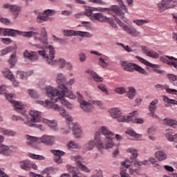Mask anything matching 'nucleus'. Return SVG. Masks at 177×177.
<instances>
[{
    "label": "nucleus",
    "instance_id": "obj_37",
    "mask_svg": "<svg viewBox=\"0 0 177 177\" xmlns=\"http://www.w3.org/2000/svg\"><path fill=\"white\" fill-rule=\"evenodd\" d=\"M77 35L82 37L83 38H92V37H93V35L88 32H84L81 30H77Z\"/></svg>",
    "mask_w": 177,
    "mask_h": 177
},
{
    "label": "nucleus",
    "instance_id": "obj_16",
    "mask_svg": "<svg viewBox=\"0 0 177 177\" xmlns=\"http://www.w3.org/2000/svg\"><path fill=\"white\" fill-rule=\"evenodd\" d=\"M141 50L148 57H151L152 59H158L160 57V54L152 50H149V48L146 46H142Z\"/></svg>",
    "mask_w": 177,
    "mask_h": 177
},
{
    "label": "nucleus",
    "instance_id": "obj_54",
    "mask_svg": "<svg viewBox=\"0 0 177 177\" xmlns=\"http://www.w3.org/2000/svg\"><path fill=\"white\" fill-rule=\"evenodd\" d=\"M115 92H116V93H118L119 95H124V93L127 92V89H125V88L124 87H119L115 89Z\"/></svg>",
    "mask_w": 177,
    "mask_h": 177
},
{
    "label": "nucleus",
    "instance_id": "obj_28",
    "mask_svg": "<svg viewBox=\"0 0 177 177\" xmlns=\"http://www.w3.org/2000/svg\"><path fill=\"white\" fill-rule=\"evenodd\" d=\"M122 170L120 171L121 177H131V176H129V174H128L126 171L127 169H128V168H129V167H131V165H129V163H128V161L122 162Z\"/></svg>",
    "mask_w": 177,
    "mask_h": 177
},
{
    "label": "nucleus",
    "instance_id": "obj_34",
    "mask_svg": "<svg viewBox=\"0 0 177 177\" xmlns=\"http://www.w3.org/2000/svg\"><path fill=\"white\" fill-rule=\"evenodd\" d=\"M0 133H3V135H8V136H16V131L2 128H0Z\"/></svg>",
    "mask_w": 177,
    "mask_h": 177
},
{
    "label": "nucleus",
    "instance_id": "obj_64",
    "mask_svg": "<svg viewBox=\"0 0 177 177\" xmlns=\"http://www.w3.org/2000/svg\"><path fill=\"white\" fill-rule=\"evenodd\" d=\"M79 59L81 62H85L86 60V55L84 53H80L79 54Z\"/></svg>",
    "mask_w": 177,
    "mask_h": 177
},
{
    "label": "nucleus",
    "instance_id": "obj_6",
    "mask_svg": "<svg viewBox=\"0 0 177 177\" xmlns=\"http://www.w3.org/2000/svg\"><path fill=\"white\" fill-rule=\"evenodd\" d=\"M17 35L26 37V38H31L35 37V35H39V32L34 31L21 32L15 29H4L0 28V36L16 37Z\"/></svg>",
    "mask_w": 177,
    "mask_h": 177
},
{
    "label": "nucleus",
    "instance_id": "obj_51",
    "mask_svg": "<svg viewBox=\"0 0 177 177\" xmlns=\"http://www.w3.org/2000/svg\"><path fill=\"white\" fill-rule=\"evenodd\" d=\"M12 50H15V48L12 46L7 47L6 48H4L1 50V56H3L5 55H8L10 52H12Z\"/></svg>",
    "mask_w": 177,
    "mask_h": 177
},
{
    "label": "nucleus",
    "instance_id": "obj_3",
    "mask_svg": "<svg viewBox=\"0 0 177 177\" xmlns=\"http://www.w3.org/2000/svg\"><path fill=\"white\" fill-rule=\"evenodd\" d=\"M114 133L111 132L106 126H102L100 131L95 134V140L97 142L98 149H111L114 147L113 142V136Z\"/></svg>",
    "mask_w": 177,
    "mask_h": 177
},
{
    "label": "nucleus",
    "instance_id": "obj_9",
    "mask_svg": "<svg viewBox=\"0 0 177 177\" xmlns=\"http://www.w3.org/2000/svg\"><path fill=\"white\" fill-rule=\"evenodd\" d=\"M114 20L120 27H122L124 31L127 32L129 35H131L132 37H139V35H140V32H139L136 28L125 25L117 17H115Z\"/></svg>",
    "mask_w": 177,
    "mask_h": 177
},
{
    "label": "nucleus",
    "instance_id": "obj_47",
    "mask_svg": "<svg viewBox=\"0 0 177 177\" xmlns=\"http://www.w3.org/2000/svg\"><path fill=\"white\" fill-rule=\"evenodd\" d=\"M162 99L164 102L168 103V104H177V101L176 100L170 99L169 97L162 95Z\"/></svg>",
    "mask_w": 177,
    "mask_h": 177
},
{
    "label": "nucleus",
    "instance_id": "obj_26",
    "mask_svg": "<svg viewBox=\"0 0 177 177\" xmlns=\"http://www.w3.org/2000/svg\"><path fill=\"white\" fill-rule=\"evenodd\" d=\"M155 157L158 161H164L168 158V156L162 150H159L155 152Z\"/></svg>",
    "mask_w": 177,
    "mask_h": 177
},
{
    "label": "nucleus",
    "instance_id": "obj_39",
    "mask_svg": "<svg viewBox=\"0 0 177 177\" xmlns=\"http://www.w3.org/2000/svg\"><path fill=\"white\" fill-rule=\"evenodd\" d=\"M49 19V17L42 15L41 12H39V15L37 16V23H44V21H48V19Z\"/></svg>",
    "mask_w": 177,
    "mask_h": 177
},
{
    "label": "nucleus",
    "instance_id": "obj_62",
    "mask_svg": "<svg viewBox=\"0 0 177 177\" xmlns=\"http://www.w3.org/2000/svg\"><path fill=\"white\" fill-rule=\"evenodd\" d=\"M1 42L5 45H10V44H12V39H10L9 37L3 38L1 39Z\"/></svg>",
    "mask_w": 177,
    "mask_h": 177
},
{
    "label": "nucleus",
    "instance_id": "obj_10",
    "mask_svg": "<svg viewBox=\"0 0 177 177\" xmlns=\"http://www.w3.org/2000/svg\"><path fill=\"white\" fill-rule=\"evenodd\" d=\"M138 111H134L130 113L128 116H122L118 119V122H133V124H143L145 121L142 118H136L133 115L136 114Z\"/></svg>",
    "mask_w": 177,
    "mask_h": 177
},
{
    "label": "nucleus",
    "instance_id": "obj_44",
    "mask_svg": "<svg viewBox=\"0 0 177 177\" xmlns=\"http://www.w3.org/2000/svg\"><path fill=\"white\" fill-rule=\"evenodd\" d=\"M64 35L65 37H75L77 35V30H64Z\"/></svg>",
    "mask_w": 177,
    "mask_h": 177
},
{
    "label": "nucleus",
    "instance_id": "obj_29",
    "mask_svg": "<svg viewBox=\"0 0 177 177\" xmlns=\"http://www.w3.org/2000/svg\"><path fill=\"white\" fill-rule=\"evenodd\" d=\"M96 145L97 147H99V145H97L96 140H89L86 144L84 145L83 149L86 151H88L89 150H93V147H95Z\"/></svg>",
    "mask_w": 177,
    "mask_h": 177
},
{
    "label": "nucleus",
    "instance_id": "obj_5",
    "mask_svg": "<svg viewBox=\"0 0 177 177\" xmlns=\"http://www.w3.org/2000/svg\"><path fill=\"white\" fill-rule=\"evenodd\" d=\"M37 103L39 104H41V106H44V107H46L47 109H53V110H59L60 115L65 118L66 121H68V122H71L73 121V118L68 115V113L66 111V109L63 108H59V105L53 103L52 101H49L48 100H46L45 102L42 100L37 101Z\"/></svg>",
    "mask_w": 177,
    "mask_h": 177
},
{
    "label": "nucleus",
    "instance_id": "obj_57",
    "mask_svg": "<svg viewBox=\"0 0 177 177\" xmlns=\"http://www.w3.org/2000/svg\"><path fill=\"white\" fill-rule=\"evenodd\" d=\"M97 88H100L102 92H104V93L109 95V91H107V88H106V86H104V84H99L97 86Z\"/></svg>",
    "mask_w": 177,
    "mask_h": 177
},
{
    "label": "nucleus",
    "instance_id": "obj_36",
    "mask_svg": "<svg viewBox=\"0 0 177 177\" xmlns=\"http://www.w3.org/2000/svg\"><path fill=\"white\" fill-rule=\"evenodd\" d=\"M167 78H169L170 83L174 86H177V75L174 74L167 75Z\"/></svg>",
    "mask_w": 177,
    "mask_h": 177
},
{
    "label": "nucleus",
    "instance_id": "obj_12",
    "mask_svg": "<svg viewBox=\"0 0 177 177\" xmlns=\"http://www.w3.org/2000/svg\"><path fill=\"white\" fill-rule=\"evenodd\" d=\"M176 0H162L158 4V9L160 12H164L167 9H172L176 6Z\"/></svg>",
    "mask_w": 177,
    "mask_h": 177
},
{
    "label": "nucleus",
    "instance_id": "obj_21",
    "mask_svg": "<svg viewBox=\"0 0 177 177\" xmlns=\"http://www.w3.org/2000/svg\"><path fill=\"white\" fill-rule=\"evenodd\" d=\"M76 160V164H77V167L78 169H80V171H82L83 172H86L89 173L91 172V170L88 167L85 166L84 165L82 164V162H81V156H77L75 157Z\"/></svg>",
    "mask_w": 177,
    "mask_h": 177
},
{
    "label": "nucleus",
    "instance_id": "obj_1",
    "mask_svg": "<svg viewBox=\"0 0 177 177\" xmlns=\"http://www.w3.org/2000/svg\"><path fill=\"white\" fill-rule=\"evenodd\" d=\"M66 82H67L66 76L62 73L58 74L57 83L59 84L58 88L59 91L55 89L53 87L48 86L46 88V95L48 97H51V100H55L54 102H60V103L67 109H73V104L66 100L64 97L66 96V97L74 100L75 95L66 86V84H64Z\"/></svg>",
    "mask_w": 177,
    "mask_h": 177
},
{
    "label": "nucleus",
    "instance_id": "obj_50",
    "mask_svg": "<svg viewBox=\"0 0 177 177\" xmlns=\"http://www.w3.org/2000/svg\"><path fill=\"white\" fill-rule=\"evenodd\" d=\"M127 135H130V136H133V138H140V134L136 133L133 129H128L126 131Z\"/></svg>",
    "mask_w": 177,
    "mask_h": 177
},
{
    "label": "nucleus",
    "instance_id": "obj_4",
    "mask_svg": "<svg viewBox=\"0 0 177 177\" xmlns=\"http://www.w3.org/2000/svg\"><path fill=\"white\" fill-rule=\"evenodd\" d=\"M93 12H108L109 15H111V12H114L117 16H119L124 23H128V19L125 17V12L121 10V8L117 5L111 6L110 8H95V7H86L85 9L84 15L88 17H91Z\"/></svg>",
    "mask_w": 177,
    "mask_h": 177
},
{
    "label": "nucleus",
    "instance_id": "obj_41",
    "mask_svg": "<svg viewBox=\"0 0 177 177\" xmlns=\"http://www.w3.org/2000/svg\"><path fill=\"white\" fill-rule=\"evenodd\" d=\"M133 23H135L137 26H143V24H147L150 23V21L147 19H134L133 21Z\"/></svg>",
    "mask_w": 177,
    "mask_h": 177
},
{
    "label": "nucleus",
    "instance_id": "obj_23",
    "mask_svg": "<svg viewBox=\"0 0 177 177\" xmlns=\"http://www.w3.org/2000/svg\"><path fill=\"white\" fill-rule=\"evenodd\" d=\"M86 73L93 78L95 82H103V77H100L99 75L95 73V71L88 69L86 71Z\"/></svg>",
    "mask_w": 177,
    "mask_h": 177
},
{
    "label": "nucleus",
    "instance_id": "obj_7",
    "mask_svg": "<svg viewBox=\"0 0 177 177\" xmlns=\"http://www.w3.org/2000/svg\"><path fill=\"white\" fill-rule=\"evenodd\" d=\"M120 64L124 71H129V73L138 71V73H140V74H143L144 75H147V71L137 64H133L126 61H120Z\"/></svg>",
    "mask_w": 177,
    "mask_h": 177
},
{
    "label": "nucleus",
    "instance_id": "obj_45",
    "mask_svg": "<svg viewBox=\"0 0 177 177\" xmlns=\"http://www.w3.org/2000/svg\"><path fill=\"white\" fill-rule=\"evenodd\" d=\"M127 153H131V160H135L136 158H137L138 156H139L138 154V151L136 149H132L131 148H129L127 149Z\"/></svg>",
    "mask_w": 177,
    "mask_h": 177
},
{
    "label": "nucleus",
    "instance_id": "obj_18",
    "mask_svg": "<svg viewBox=\"0 0 177 177\" xmlns=\"http://www.w3.org/2000/svg\"><path fill=\"white\" fill-rule=\"evenodd\" d=\"M24 56L26 59H28L30 62H37L38 60L39 56L35 51L29 52L28 50H26L24 52Z\"/></svg>",
    "mask_w": 177,
    "mask_h": 177
},
{
    "label": "nucleus",
    "instance_id": "obj_59",
    "mask_svg": "<svg viewBox=\"0 0 177 177\" xmlns=\"http://www.w3.org/2000/svg\"><path fill=\"white\" fill-rule=\"evenodd\" d=\"M99 64L101 66V67L106 68L107 66H109V64L104 61L102 58H99Z\"/></svg>",
    "mask_w": 177,
    "mask_h": 177
},
{
    "label": "nucleus",
    "instance_id": "obj_46",
    "mask_svg": "<svg viewBox=\"0 0 177 177\" xmlns=\"http://www.w3.org/2000/svg\"><path fill=\"white\" fill-rule=\"evenodd\" d=\"M41 32L44 37V40H42V39H40V41L41 42H43V44H46L48 32H46V29L45 28V27L41 28Z\"/></svg>",
    "mask_w": 177,
    "mask_h": 177
},
{
    "label": "nucleus",
    "instance_id": "obj_24",
    "mask_svg": "<svg viewBox=\"0 0 177 177\" xmlns=\"http://www.w3.org/2000/svg\"><path fill=\"white\" fill-rule=\"evenodd\" d=\"M3 140H5L3 136H0V154L8 156L9 154V147L1 144Z\"/></svg>",
    "mask_w": 177,
    "mask_h": 177
},
{
    "label": "nucleus",
    "instance_id": "obj_53",
    "mask_svg": "<svg viewBox=\"0 0 177 177\" xmlns=\"http://www.w3.org/2000/svg\"><path fill=\"white\" fill-rule=\"evenodd\" d=\"M67 147H68V149H78L79 145H78V144H77L73 141H71L70 142L68 143Z\"/></svg>",
    "mask_w": 177,
    "mask_h": 177
},
{
    "label": "nucleus",
    "instance_id": "obj_43",
    "mask_svg": "<svg viewBox=\"0 0 177 177\" xmlns=\"http://www.w3.org/2000/svg\"><path fill=\"white\" fill-rule=\"evenodd\" d=\"M16 62H17V59H16V53H13L10 55V57L8 60V63H10L11 66L10 68H12V67L16 64Z\"/></svg>",
    "mask_w": 177,
    "mask_h": 177
},
{
    "label": "nucleus",
    "instance_id": "obj_38",
    "mask_svg": "<svg viewBox=\"0 0 177 177\" xmlns=\"http://www.w3.org/2000/svg\"><path fill=\"white\" fill-rule=\"evenodd\" d=\"M47 124L53 131H57V123L55 120H48Z\"/></svg>",
    "mask_w": 177,
    "mask_h": 177
},
{
    "label": "nucleus",
    "instance_id": "obj_52",
    "mask_svg": "<svg viewBox=\"0 0 177 177\" xmlns=\"http://www.w3.org/2000/svg\"><path fill=\"white\" fill-rule=\"evenodd\" d=\"M117 2H118L121 9H122V10H124L126 13H128V8H127V6H125V4H124V1H122V0H116Z\"/></svg>",
    "mask_w": 177,
    "mask_h": 177
},
{
    "label": "nucleus",
    "instance_id": "obj_27",
    "mask_svg": "<svg viewBox=\"0 0 177 177\" xmlns=\"http://www.w3.org/2000/svg\"><path fill=\"white\" fill-rule=\"evenodd\" d=\"M26 144L28 146H32L34 143H39V138L38 137H35V136H26Z\"/></svg>",
    "mask_w": 177,
    "mask_h": 177
},
{
    "label": "nucleus",
    "instance_id": "obj_63",
    "mask_svg": "<svg viewBox=\"0 0 177 177\" xmlns=\"http://www.w3.org/2000/svg\"><path fill=\"white\" fill-rule=\"evenodd\" d=\"M66 169L71 174H74L75 172V167H73L70 165H66Z\"/></svg>",
    "mask_w": 177,
    "mask_h": 177
},
{
    "label": "nucleus",
    "instance_id": "obj_19",
    "mask_svg": "<svg viewBox=\"0 0 177 177\" xmlns=\"http://www.w3.org/2000/svg\"><path fill=\"white\" fill-rule=\"evenodd\" d=\"M51 153L54 155V161L57 164H62L63 159H62V156H64V152L60 150L51 149Z\"/></svg>",
    "mask_w": 177,
    "mask_h": 177
},
{
    "label": "nucleus",
    "instance_id": "obj_49",
    "mask_svg": "<svg viewBox=\"0 0 177 177\" xmlns=\"http://www.w3.org/2000/svg\"><path fill=\"white\" fill-rule=\"evenodd\" d=\"M132 162L136 165V167H142V165H147V162H149V161L147 160L144 161L133 160Z\"/></svg>",
    "mask_w": 177,
    "mask_h": 177
},
{
    "label": "nucleus",
    "instance_id": "obj_14",
    "mask_svg": "<svg viewBox=\"0 0 177 177\" xmlns=\"http://www.w3.org/2000/svg\"><path fill=\"white\" fill-rule=\"evenodd\" d=\"M68 130L66 131V133H70V131H71V128L73 132L74 137L77 139L78 138H80L82 135V129H81V126L78 124H73L70 123L68 124Z\"/></svg>",
    "mask_w": 177,
    "mask_h": 177
},
{
    "label": "nucleus",
    "instance_id": "obj_15",
    "mask_svg": "<svg viewBox=\"0 0 177 177\" xmlns=\"http://www.w3.org/2000/svg\"><path fill=\"white\" fill-rule=\"evenodd\" d=\"M136 59H138V62L140 63H142V64H145V66H147V67H151V68H154V71L157 73V74H162V71L156 69L158 68L159 66L157 64H151L150 62L145 59L143 57L136 55Z\"/></svg>",
    "mask_w": 177,
    "mask_h": 177
},
{
    "label": "nucleus",
    "instance_id": "obj_61",
    "mask_svg": "<svg viewBox=\"0 0 177 177\" xmlns=\"http://www.w3.org/2000/svg\"><path fill=\"white\" fill-rule=\"evenodd\" d=\"M0 22L3 24H6L7 26L10 24V20L7 18H3L0 16Z\"/></svg>",
    "mask_w": 177,
    "mask_h": 177
},
{
    "label": "nucleus",
    "instance_id": "obj_31",
    "mask_svg": "<svg viewBox=\"0 0 177 177\" xmlns=\"http://www.w3.org/2000/svg\"><path fill=\"white\" fill-rule=\"evenodd\" d=\"M164 124L165 125H168L169 127H172L173 128H176L177 129V121L172 119L165 118Z\"/></svg>",
    "mask_w": 177,
    "mask_h": 177
},
{
    "label": "nucleus",
    "instance_id": "obj_22",
    "mask_svg": "<svg viewBox=\"0 0 177 177\" xmlns=\"http://www.w3.org/2000/svg\"><path fill=\"white\" fill-rule=\"evenodd\" d=\"M3 9H10V12L12 13H16V12H21V6L17 5L6 3L3 5Z\"/></svg>",
    "mask_w": 177,
    "mask_h": 177
},
{
    "label": "nucleus",
    "instance_id": "obj_55",
    "mask_svg": "<svg viewBox=\"0 0 177 177\" xmlns=\"http://www.w3.org/2000/svg\"><path fill=\"white\" fill-rule=\"evenodd\" d=\"M55 10H50V9H48L46 10L43 12V15H46V16H53V15H55Z\"/></svg>",
    "mask_w": 177,
    "mask_h": 177
},
{
    "label": "nucleus",
    "instance_id": "obj_58",
    "mask_svg": "<svg viewBox=\"0 0 177 177\" xmlns=\"http://www.w3.org/2000/svg\"><path fill=\"white\" fill-rule=\"evenodd\" d=\"M105 23H109L112 27L117 28V24L114 23V21L111 17L106 18V21Z\"/></svg>",
    "mask_w": 177,
    "mask_h": 177
},
{
    "label": "nucleus",
    "instance_id": "obj_42",
    "mask_svg": "<svg viewBox=\"0 0 177 177\" xmlns=\"http://www.w3.org/2000/svg\"><path fill=\"white\" fill-rule=\"evenodd\" d=\"M55 62V64H54V66H56V64H57L59 67V68H64V67L66 66V59H59L57 61H54Z\"/></svg>",
    "mask_w": 177,
    "mask_h": 177
},
{
    "label": "nucleus",
    "instance_id": "obj_11",
    "mask_svg": "<svg viewBox=\"0 0 177 177\" xmlns=\"http://www.w3.org/2000/svg\"><path fill=\"white\" fill-rule=\"evenodd\" d=\"M76 95L77 96L78 102L80 104V108L82 109L83 111L86 113L93 111V104H92V103L84 100V97H82V95H81L80 92H77Z\"/></svg>",
    "mask_w": 177,
    "mask_h": 177
},
{
    "label": "nucleus",
    "instance_id": "obj_32",
    "mask_svg": "<svg viewBox=\"0 0 177 177\" xmlns=\"http://www.w3.org/2000/svg\"><path fill=\"white\" fill-rule=\"evenodd\" d=\"M3 75L5 77V78H7V80H10V81H14L15 80V75L13 73L10 71L9 69H5L3 72Z\"/></svg>",
    "mask_w": 177,
    "mask_h": 177
},
{
    "label": "nucleus",
    "instance_id": "obj_25",
    "mask_svg": "<svg viewBox=\"0 0 177 177\" xmlns=\"http://www.w3.org/2000/svg\"><path fill=\"white\" fill-rule=\"evenodd\" d=\"M109 112L113 118H118V121L122 117L121 116V111L118 108H112L109 109Z\"/></svg>",
    "mask_w": 177,
    "mask_h": 177
},
{
    "label": "nucleus",
    "instance_id": "obj_40",
    "mask_svg": "<svg viewBox=\"0 0 177 177\" xmlns=\"http://www.w3.org/2000/svg\"><path fill=\"white\" fill-rule=\"evenodd\" d=\"M158 104V100H154L151 102H150L149 106V111H156L157 110V106L156 104Z\"/></svg>",
    "mask_w": 177,
    "mask_h": 177
},
{
    "label": "nucleus",
    "instance_id": "obj_20",
    "mask_svg": "<svg viewBox=\"0 0 177 177\" xmlns=\"http://www.w3.org/2000/svg\"><path fill=\"white\" fill-rule=\"evenodd\" d=\"M107 18L108 17L103 15V14L100 12H97L93 14V15L91 17V20L95 21H100V23H106Z\"/></svg>",
    "mask_w": 177,
    "mask_h": 177
},
{
    "label": "nucleus",
    "instance_id": "obj_8",
    "mask_svg": "<svg viewBox=\"0 0 177 177\" xmlns=\"http://www.w3.org/2000/svg\"><path fill=\"white\" fill-rule=\"evenodd\" d=\"M48 50L49 55L46 54V50L44 48H41V50H39L37 52L39 56H42L47 64L55 66L56 64V62L53 61V59H55V48L52 46H48Z\"/></svg>",
    "mask_w": 177,
    "mask_h": 177
},
{
    "label": "nucleus",
    "instance_id": "obj_2",
    "mask_svg": "<svg viewBox=\"0 0 177 177\" xmlns=\"http://www.w3.org/2000/svg\"><path fill=\"white\" fill-rule=\"evenodd\" d=\"M5 97L7 100H10V103H12L15 110L17 111V113H22V115L26 118L27 122H25L26 125L28 127H32V123L31 122H38L39 119L41 118V112L38 111H30L28 113V115L24 111V109L23 104H20L19 102L12 100L13 95L12 94L5 93Z\"/></svg>",
    "mask_w": 177,
    "mask_h": 177
},
{
    "label": "nucleus",
    "instance_id": "obj_13",
    "mask_svg": "<svg viewBox=\"0 0 177 177\" xmlns=\"http://www.w3.org/2000/svg\"><path fill=\"white\" fill-rule=\"evenodd\" d=\"M39 143H43L46 146H53L56 143V136L44 135L41 138H39Z\"/></svg>",
    "mask_w": 177,
    "mask_h": 177
},
{
    "label": "nucleus",
    "instance_id": "obj_48",
    "mask_svg": "<svg viewBox=\"0 0 177 177\" xmlns=\"http://www.w3.org/2000/svg\"><path fill=\"white\" fill-rule=\"evenodd\" d=\"M136 95V90L133 87H131L129 91L127 93V97L129 99H133Z\"/></svg>",
    "mask_w": 177,
    "mask_h": 177
},
{
    "label": "nucleus",
    "instance_id": "obj_56",
    "mask_svg": "<svg viewBox=\"0 0 177 177\" xmlns=\"http://www.w3.org/2000/svg\"><path fill=\"white\" fill-rule=\"evenodd\" d=\"M17 77L20 78V80H26L27 78V73L25 72H18Z\"/></svg>",
    "mask_w": 177,
    "mask_h": 177
},
{
    "label": "nucleus",
    "instance_id": "obj_33",
    "mask_svg": "<svg viewBox=\"0 0 177 177\" xmlns=\"http://www.w3.org/2000/svg\"><path fill=\"white\" fill-rule=\"evenodd\" d=\"M20 167L24 171H30L31 169V162L30 160H24L21 162Z\"/></svg>",
    "mask_w": 177,
    "mask_h": 177
},
{
    "label": "nucleus",
    "instance_id": "obj_60",
    "mask_svg": "<svg viewBox=\"0 0 177 177\" xmlns=\"http://www.w3.org/2000/svg\"><path fill=\"white\" fill-rule=\"evenodd\" d=\"M28 93L30 97H33L34 99H37V97H38V94L34 90H28Z\"/></svg>",
    "mask_w": 177,
    "mask_h": 177
},
{
    "label": "nucleus",
    "instance_id": "obj_35",
    "mask_svg": "<svg viewBox=\"0 0 177 177\" xmlns=\"http://www.w3.org/2000/svg\"><path fill=\"white\" fill-rule=\"evenodd\" d=\"M117 45H119V46H122V48H123V49H124L126 52H132V53H138V50L131 49V47H129V46H125V44L122 43H118Z\"/></svg>",
    "mask_w": 177,
    "mask_h": 177
},
{
    "label": "nucleus",
    "instance_id": "obj_30",
    "mask_svg": "<svg viewBox=\"0 0 177 177\" xmlns=\"http://www.w3.org/2000/svg\"><path fill=\"white\" fill-rule=\"evenodd\" d=\"M156 89H165L167 93H172L173 95H177V90L174 88H169L168 86H162L161 84H156L155 86Z\"/></svg>",
    "mask_w": 177,
    "mask_h": 177
},
{
    "label": "nucleus",
    "instance_id": "obj_17",
    "mask_svg": "<svg viewBox=\"0 0 177 177\" xmlns=\"http://www.w3.org/2000/svg\"><path fill=\"white\" fill-rule=\"evenodd\" d=\"M160 60L162 62V63H166V64H168V66H172V67H175L177 58L170 57L169 55H166L165 57H161Z\"/></svg>",
    "mask_w": 177,
    "mask_h": 177
}]
</instances>
